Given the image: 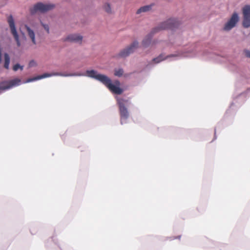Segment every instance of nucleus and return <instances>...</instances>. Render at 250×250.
I'll return each mask as SVG.
<instances>
[{
	"label": "nucleus",
	"mask_w": 250,
	"mask_h": 250,
	"mask_svg": "<svg viewBox=\"0 0 250 250\" xmlns=\"http://www.w3.org/2000/svg\"><path fill=\"white\" fill-rule=\"evenodd\" d=\"M53 75L56 76H86L88 77L94 78L97 81L103 83L112 92L117 94H121L123 90L122 89L119 87L120 82L118 81H116L115 83L116 85L111 83V80L107 76L98 74L97 72L94 70H87L85 72V74H64L62 73H56L53 74L44 73L42 75L38 76L32 79H28L27 82H30L33 81H36L42 78L50 77Z\"/></svg>",
	"instance_id": "nucleus-1"
},
{
	"label": "nucleus",
	"mask_w": 250,
	"mask_h": 250,
	"mask_svg": "<svg viewBox=\"0 0 250 250\" xmlns=\"http://www.w3.org/2000/svg\"><path fill=\"white\" fill-rule=\"evenodd\" d=\"M179 22L175 19H168V20L161 23L158 26L153 29L150 34L147 35L143 41L142 45L144 47H147L151 43V40L154 34L160 31L166 29H171L178 27Z\"/></svg>",
	"instance_id": "nucleus-2"
},
{
	"label": "nucleus",
	"mask_w": 250,
	"mask_h": 250,
	"mask_svg": "<svg viewBox=\"0 0 250 250\" xmlns=\"http://www.w3.org/2000/svg\"><path fill=\"white\" fill-rule=\"evenodd\" d=\"M117 101L119 108L121 123L123 124V120H126L129 117V113L125 105L128 102V100L118 98Z\"/></svg>",
	"instance_id": "nucleus-3"
},
{
	"label": "nucleus",
	"mask_w": 250,
	"mask_h": 250,
	"mask_svg": "<svg viewBox=\"0 0 250 250\" xmlns=\"http://www.w3.org/2000/svg\"><path fill=\"white\" fill-rule=\"evenodd\" d=\"M54 7L55 5L53 4H43L39 2L30 9V12L32 14H34L37 12L44 13L52 9Z\"/></svg>",
	"instance_id": "nucleus-4"
},
{
	"label": "nucleus",
	"mask_w": 250,
	"mask_h": 250,
	"mask_svg": "<svg viewBox=\"0 0 250 250\" xmlns=\"http://www.w3.org/2000/svg\"><path fill=\"white\" fill-rule=\"evenodd\" d=\"M138 46L139 42L134 41L129 46L121 51L118 56L121 58H125L133 53Z\"/></svg>",
	"instance_id": "nucleus-5"
},
{
	"label": "nucleus",
	"mask_w": 250,
	"mask_h": 250,
	"mask_svg": "<svg viewBox=\"0 0 250 250\" xmlns=\"http://www.w3.org/2000/svg\"><path fill=\"white\" fill-rule=\"evenodd\" d=\"M7 21L11 29V32L17 42V45L20 46L21 45V43L19 40V37L16 31L13 17L11 15L8 17Z\"/></svg>",
	"instance_id": "nucleus-6"
},
{
	"label": "nucleus",
	"mask_w": 250,
	"mask_h": 250,
	"mask_svg": "<svg viewBox=\"0 0 250 250\" xmlns=\"http://www.w3.org/2000/svg\"><path fill=\"white\" fill-rule=\"evenodd\" d=\"M21 83V80L15 79L9 81H3L0 83V90H6L18 85Z\"/></svg>",
	"instance_id": "nucleus-7"
},
{
	"label": "nucleus",
	"mask_w": 250,
	"mask_h": 250,
	"mask_svg": "<svg viewBox=\"0 0 250 250\" xmlns=\"http://www.w3.org/2000/svg\"><path fill=\"white\" fill-rule=\"evenodd\" d=\"M244 20L243 22V26L249 27L250 26V6L246 5L243 9Z\"/></svg>",
	"instance_id": "nucleus-8"
},
{
	"label": "nucleus",
	"mask_w": 250,
	"mask_h": 250,
	"mask_svg": "<svg viewBox=\"0 0 250 250\" xmlns=\"http://www.w3.org/2000/svg\"><path fill=\"white\" fill-rule=\"evenodd\" d=\"M239 20L238 16L237 13H233L230 19L226 23L224 27V30L226 31L230 30L234 27Z\"/></svg>",
	"instance_id": "nucleus-9"
},
{
	"label": "nucleus",
	"mask_w": 250,
	"mask_h": 250,
	"mask_svg": "<svg viewBox=\"0 0 250 250\" xmlns=\"http://www.w3.org/2000/svg\"><path fill=\"white\" fill-rule=\"evenodd\" d=\"M83 40V37L78 34H70L63 41H68L70 42H74L76 43H81Z\"/></svg>",
	"instance_id": "nucleus-10"
},
{
	"label": "nucleus",
	"mask_w": 250,
	"mask_h": 250,
	"mask_svg": "<svg viewBox=\"0 0 250 250\" xmlns=\"http://www.w3.org/2000/svg\"><path fill=\"white\" fill-rule=\"evenodd\" d=\"M25 28L26 29L27 34L29 38L31 39L32 43L34 44H36V42L35 40V33L33 30H32L29 26L27 25H25Z\"/></svg>",
	"instance_id": "nucleus-11"
},
{
	"label": "nucleus",
	"mask_w": 250,
	"mask_h": 250,
	"mask_svg": "<svg viewBox=\"0 0 250 250\" xmlns=\"http://www.w3.org/2000/svg\"><path fill=\"white\" fill-rule=\"evenodd\" d=\"M151 9V5H146L141 7L136 12L137 14H140L142 12H146L149 11Z\"/></svg>",
	"instance_id": "nucleus-12"
},
{
	"label": "nucleus",
	"mask_w": 250,
	"mask_h": 250,
	"mask_svg": "<svg viewBox=\"0 0 250 250\" xmlns=\"http://www.w3.org/2000/svg\"><path fill=\"white\" fill-rule=\"evenodd\" d=\"M4 67L8 69L9 68V65L10 63V57L8 54L5 53L4 55Z\"/></svg>",
	"instance_id": "nucleus-13"
},
{
	"label": "nucleus",
	"mask_w": 250,
	"mask_h": 250,
	"mask_svg": "<svg viewBox=\"0 0 250 250\" xmlns=\"http://www.w3.org/2000/svg\"><path fill=\"white\" fill-rule=\"evenodd\" d=\"M167 57H164L163 55L161 54L158 57L154 58L152 60V62L155 63H159V62H161V61L165 60Z\"/></svg>",
	"instance_id": "nucleus-14"
},
{
	"label": "nucleus",
	"mask_w": 250,
	"mask_h": 250,
	"mask_svg": "<svg viewBox=\"0 0 250 250\" xmlns=\"http://www.w3.org/2000/svg\"><path fill=\"white\" fill-rule=\"evenodd\" d=\"M104 9L105 10L106 12L108 14L112 13V10L111 8L110 5L108 3H106L104 4L103 6Z\"/></svg>",
	"instance_id": "nucleus-15"
},
{
	"label": "nucleus",
	"mask_w": 250,
	"mask_h": 250,
	"mask_svg": "<svg viewBox=\"0 0 250 250\" xmlns=\"http://www.w3.org/2000/svg\"><path fill=\"white\" fill-rule=\"evenodd\" d=\"M124 71L122 69H116L114 72V75L116 76L121 77L123 75Z\"/></svg>",
	"instance_id": "nucleus-16"
},
{
	"label": "nucleus",
	"mask_w": 250,
	"mask_h": 250,
	"mask_svg": "<svg viewBox=\"0 0 250 250\" xmlns=\"http://www.w3.org/2000/svg\"><path fill=\"white\" fill-rule=\"evenodd\" d=\"M20 68L21 70L23 69V66H21L19 64H16L14 65L13 67V69L14 71H16L18 70V69Z\"/></svg>",
	"instance_id": "nucleus-17"
},
{
	"label": "nucleus",
	"mask_w": 250,
	"mask_h": 250,
	"mask_svg": "<svg viewBox=\"0 0 250 250\" xmlns=\"http://www.w3.org/2000/svg\"><path fill=\"white\" fill-rule=\"evenodd\" d=\"M42 26L43 27L44 29L46 31L47 33H49V27L48 24H45L41 22Z\"/></svg>",
	"instance_id": "nucleus-18"
},
{
	"label": "nucleus",
	"mask_w": 250,
	"mask_h": 250,
	"mask_svg": "<svg viewBox=\"0 0 250 250\" xmlns=\"http://www.w3.org/2000/svg\"><path fill=\"white\" fill-rule=\"evenodd\" d=\"M37 65V63L36 62L34 61V60H32L29 63V66L30 67H34V66H36Z\"/></svg>",
	"instance_id": "nucleus-19"
},
{
	"label": "nucleus",
	"mask_w": 250,
	"mask_h": 250,
	"mask_svg": "<svg viewBox=\"0 0 250 250\" xmlns=\"http://www.w3.org/2000/svg\"><path fill=\"white\" fill-rule=\"evenodd\" d=\"M245 55L247 57L250 58V51H245Z\"/></svg>",
	"instance_id": "nucleus-20"
}]
</instances>
